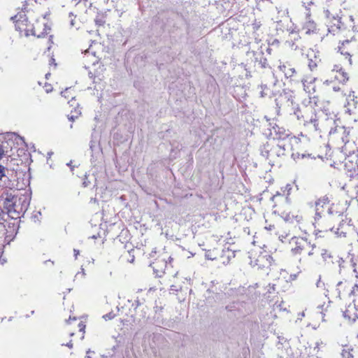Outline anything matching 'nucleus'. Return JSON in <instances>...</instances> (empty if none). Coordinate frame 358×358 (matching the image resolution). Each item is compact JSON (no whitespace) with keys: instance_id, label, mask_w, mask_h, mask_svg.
Wrapping results in <instances>:
<instances>
[{"instance_id":"obj_1","label":"nucleus","mask_w":358,"mask_h":358,"mask_svg":"<svg viewBox=\"0 0 358 358\" xmlns=\"http://www.w3.org/2000/svg\"><path fill=\"white\" fill-rule=\"evenodd\" d=\"M86 324L78 317H69L61 328L62 345L71 349L75 343L82 341L85 337Z\"/></svg>"},{"instance_id":"obj_2","label":"nucleus","mask_w":358,"mask_h":358,"mask_svg":"<svg viewBox=\"0 0 358 358\" xmlns=\"http://www.w3.org/2000/svg\"><path fill=\"white\" fill-rule=\"evenodd\" d=\"M299 232H306V222L303 216L300 214H287L283 218V222L278 225V229L275 232L279 238H286L292 234Z\"/></svg>"},{"instance_id":"obj_3","label":"nucleus","mask_w":358,"mask_h":358,"mask_svg":"<svg viewBox=\"0 0 358 358\" xmlns=\"http://www.w3.org/2000/svg\"><path fill=\"white\" fill-rule=\"evenodd\" d=\"M349 134L343 129H335L329 136V142L333 145L341 149L345 155H351L356 151V148L348 140Z\"/></svg>"},{"instance_id":"obj_4","label":"nucleus","mask_w":358,"mask_h":358,"mask_svg":"<svg viewBox=\"0 0 358 358\" xmlns=\"http://www.w3.org/2000/svg\"><path fill=\"white\" fill-rule=\"evenodd\" d=\"M294 246L292 248V253L295 256H301L302 257H312L317 255L320 251L319 248L315 244H310L306 238L301 237H294Z\"/></svg>"},{"instance_id":"obj_5","label":"nucleus","mask_w":358,"mask_h":358,"mask_svg":"<svg viewBox=\"0 0 358 358\" xmlns=\"http://www.w3.org/2000/svg\"><path fill=\"white\" fill-rule=\"evenodd\" d=\"M313 224L317 237H321L322 236L320 234L330 231L334 227L332 217L329 215H322L319 212L315 213Z\"/></svg>"},{"instance_id":"obj_6","label":"nucleus","mask_w":358,"mask_h":358,"mask_svg":"<svg viewBox=\"0 0 358 358\" xmlns=\"http://www.w3.org/2000/svg\"><path fill=\"white\" fill-rule=\"evenodd\" d=\"M15 23V29L19 32H24L27 36L29 35L36 36L38 38L42 37L44 33L37 34L35 27L29 24L28 19L24 13H20L10 18Z\"/></svg>"},{"instance_id":"obj_7","label":"nucleus","mask_w":358,"mask_h":358,"mask_svg":"<svg viewBox=\"0 0 358 358\" xmlns=\"http://www.w3.org/2000/svg\"><path fill=\"white\" fill-rule=\"evenodd\" d=\"M273 132L271 133V135L273 136V139H278L281 141L287 140L289 142H295L298 143L299 141V138L296 137L295 136H292L288 130H286L283 127H280L278 125H275L273 127Z\"/></svg>"},{"instance_id":"obj_8","label":"nucleus","mask_w":358,"mask_h":358,"mask_svg":"<svg viewBox=\"0 0 358 358\" xmlns=\"http://www.w3.org/2000/svg\"><path fill=\"white\" fill-rule=\"evenodd\" d=\"M354 228L352 218L345 215V218L341 221L336 234L341 236H345L347 234L352 233L355 229Z\"/></svg>"},{"instance_id":"obj_9","label":"nucleus","mask_w":358,"mask_h":358,"mask_svg":"<svg viewBox=\"0 0 358 358\" xmlns=\"http://www.w3.org/2000/svg\"><path fill=\"white\" fill-rule=\"evenodd\" d=\"M352 283L347 280L341 281L337 285V291L340 298L351 296L353 293Z\"/></svg>"},{"instance_id":"obj_10","label":"nucleus","mask_w":358,"mask_h":358,"mask_svg":"<svg viewBox=\"0 0 358 358\" xmlns=\"http://www.w3.org/2000/svg\"><path fill=\"white\" fill-rule=\"evenodd\" d=\"M343 316L349 321L355 322L358 319V302L352 301L343 311Z\"/></svg>"},{"instance_id":"obj_11","label":"nucleus","mask_w":358,"mask_h":358,"mask_svg":"<svg viewBox=\"0 0 358 358\" xmlns=\"http://www.w3.org/2000/svg\"><path fill=\"white\" fill-rule=\"evenodd\" d=\"M302 29L306 34H311L316 31L317 25L315 22L310 19V12L306 13V21L304 22Z\"/></svg>"},{"instance_id":"obj_12","label":"nucleus","mask_w":358,"mask_h":358,"mask_svg":"<svg viewBox=\"0 0 358 358\" xmlns=\"http://www.w3.org/2000/svg\"><path fill=\"white\" fill-rule=\"evenodd\" d=\"M316 78L313 76H306L301 80V83L304 91L308 94H311L315 91V82Z\"/></svg>"},{"instance_id":"obj_13","label":"nucleus","mask_w":358,"mask_h":358,"mask_svg":"<svg viewBox=\"0 0 358 358\" xmlns=\"http://www.w3.org/2000/svg\"><path fill=\"white\" fill-rule=\"evenodd\" d=\"M350 44V41L345 40L341 43V45L338 47V52L341 55L345 56V63L348 65L352 64L351 55L349 52L348 48H346L345 45Z\"/></svg>"},{"instance_id":"obj_14","label":"nucleus","mask_w":358,"mask_h":358,"mask_svg":"<svg viewBox=\"0 0 358 358\" xmlns=\"http://www.w3.org/2000/svg\"><path fill=\"white\" fill-rule=\"evenodd\" d=\"M352 93V94H350L347 99V103L345 105V112H352V110L357 108L358 101L356 100L357 97L355 96L354 92Z\"/></svg>"},{"instance_id":"obj_15","label":"nucleus","mask_w":358,"mask_h":358,"mask_svg":"<svg viewBox=\"0 0 358 358\" xmlns=\"http://www.w3.org/2000/svg\"><path fill=\"white\" fill-rule=\"evenodd\" d=\"M279 69L285 74L287 78H292L296 74L295 69L292 67L289 64L280 65Z\"/></svg>"},{"instance_id":"obj_16","label":"nucleus","mask_w":358,"mask_h":358,"mask_svg":"<svg viewBox=\"0 0 358 358\" xmlns=\"http://www.w3.org/2000/svg\"><path fill=\"white\" fill-rule=\"evenodd\" d=\"M290 39L286 41V43L289 45V47L292 48L294 50L297 49V45H295L294 42L298 41L300 38V36L297 32L292 31L289 34Z\"/></svg>"},{"instance_id":"obj_17","label":"nucleus","mask_w":358,"mask_h":358,"mask_svg":"<svg viewBox=\"0 0 358 358\" xmlns=\"http://www.w3.org/2000/svg\"><path fill=\"white\" fill-rule=\"evenodd\" d=\"M335 78L340 83H345L348 80V76L347 73L342 69L340 72L336 73Z\"/></svg>"},{"instance_id":"obj_18","label":"nucleus","mask_w":358,"mask_h":358,"mask_svg":"<svg viewBox=\"0 0 358 358\" xmlns=\"http://www.w3.org/2000/svg\"><path fill=\"white\" fill-rule=\"evenodd\" d=\"M329 202H330V200H329V197L327 195H325V196H323L319 198L315 201V206L323 207L324 206L329 204Z\"/></svg>"},{"instance_id":"obj_19","label":"nucleus","mask_w":358,"mask_h":358,"mask_svg":"<svg viewBox=\"0 0 358 358\" xmlns=\"http://www.w3.org/2000/svg\"><path fill=\"white\" fill-rule=\"evenodd\" d=\"M261 91L259 92L260 96L264 97L268 95V89L266 85H262L260 86Z\"/></svg>"},{"instance_id":"obj_20","label":"nucleus","mask_w":358,"mask_h":358,"mask_svg":"<svg viewBox=\"0 0 358 358\" xmlns=\"http://www.w3.org/2000/svg\"><path fill=\"white\" fill-rule=\"evenodd\" d=\"M95 23L97 26H102L105 24L106 21L103 17H96L95 19Z\"/></svg>"},{"instance_id":"obj_21","label":"nucleus","mask_w":358,"mask_h":358,"mask_svg":"<svg viewBox=\"0 0 358 358\" xmlns=\"http://www.w3.org/2000/svg\"><path fill=\"white\" fill-rule=\"evenodd\" d=\"M303 6L306 8L307 12H310L309 7L312 5H313V1L310 0L306 2H303Z\"/></svg>"},{"instance_id":"obj_22","label":"nucleus","mask_w":358,"mask_h":358,"mask_svg":"<svg viewBox=\"0 0 358 358\" xmlns=\"http://www.w3.org/2000/svg\"><path fill=\"white\" fill-rule=\"evenodd\" d=\"M342 69L343 67L340 64H335L332 69V71L336 73L337 72H340Z\"/></svg>"},{"instance_id":"obj_23","label":"nucleus","mask_w":358,"mask_h":358,"mask_svg":"<svg viewBox=\"0 0 358 358\" xmlns=\"http://www.w3.org/2000/svg\"><path fill=\"white\" fill-rule=\"evenodd\" d=\"M353 271L356 278H358V262L353 264Z\"/></svg>"},{"instance_id":"obj_24","label":"nucleus","mask_w":358,"mask_h":358,"mask_svg":"<svg viewBox=\"0 0 358 358\" xmlns=\"http://www.w3.org/2000/svg\"><path fill=\"white\" fill-rule=\"evenodd\" d=\"M264 228L267 231H272V230L275 229V224H266Z\"/></svg>"},{"instance_id":"obj_25","label":"nucleus","mask_w":358,"mask_h":358,"mask_svg":"<svg viewBox=\"0 0 358 358\" xmlns=\"http://www.w3.org/2000/svg\"><path fill=\"white\" fill-rule=\"evenodd\" d=\"M5 176V168L0 165V180L2 179V178Z\"/></svg>"},{"instance_id":"obj_26","label":"nucleus","mask_w":358,"mask_h":358,"mask_svg":"<svg viewBox=\"0 0 358 358\" xmlns=\"http://www.w3.org/2000/svg\"><path fill=\"white\" fill-rule=\"evenodd\" d=\"M52 91V87L50 85L45 86V92L47 93H49Z\"/></svg>"},{"instance_id":"obj_27","label":"nucleus","mask_w":358,"mask_h":358,"mask_svg":"<svg viewBox=\"0 0 358 358\" xmlns=\"http://www.w3.org/2000/svg\"><path fill=\"white\" fill-rule=\"evenodd\" d=\"M3 155H4V150L3 149L2 145H0V159H1Z\"/></svg>"},{"instance_id":"obj_28","label":"nucleus","mask_w":358,"mask_h":358,"mask_svg":"<svg viewBox=\"0 0 358 358\" xmlns=\"http://www.w3.org/2000/svg\"><path fill=\"white\" fill-rule=\"evenodd\" d=\"M76 102V100L74 98H72L71 100L69 102V103H70L71 106H73Z\"/></svg>"},{"instance_id":"obj_29","label":"nucleus","mask_w":358,"mask_h":358,"mask_svg":"<svg viewBox=\"0 0 358 358\" xmlns=\"http://www.w3.org/2000/svg\"><path fill=\"white\" fill-rule=\"evenodd\" d=\"M67 90L68 89H66L65 92H62L61 94L63 96L66 97V94L67 93Z\"/></svg>"},{"instance_id":"obj_30","label":"nucleus","mask_w":358,"mask_h":358,"mask_svg":"<svg viewBox=\"0 0 358 358\" xmlns=\"http://www.w3.org/2000/svg\"><path fill=\"white\" fill-rule=\"evenodd\" d=\"M243 88L241 87H237L236 91H243Z\"/></svg>"},{"instance_id":"obj_31","label":"nucleus","mask_w":358,"mask_h":358,"mask_svg":"<svg viewBox=\"0 0 358 358\" xmlns=\"http://www.w3.org/2000/svg\"><path fill=\"white\" fill-rule=\"evenodd\" d=\"M316 66V64H314V65H313V64H309V66H310V69H311V70L313 69H312V68H313V66Z\"/></svg>"},{"instance_id":"obj_32","label":"nucleus","mask_w":358,"mask_h":358,"mask_svg":"<svg viewBox=\"0 0 358 358\" xmlns=\"http://www.w3.org/2000/svg\"><path fill=\"white\" fill-rule=\"evenodd\" d=\"M316 66V64H314V65H313V64H309V66H310V69H311V70L313 69H312V68H313V66Z\"/></svg>"},{"instance_id":"obj_33","label":"nucleus","mask_w":358,"mask_h":358,"mask_svg":"<svg viewBox=\"0 0 358 358\" xmlns=\"http://www.w3.org/2000/svg\"><path fill=\"white\" fill-rule=\"evenodd\" d=\"M278 146H280V147H282V148H283V149H284V150H285V143L281 144V145L278 144Z\"/></svg>"},{"instance_id":"obj_34","label":"nucleus","mask_w":358,"mask_h":358,"mask_svg":"<svg viewBox=\"0 0 358 358\" xmlns=\"http://www.w3.org/2000/svg\"><path fill=\"white\" fill-rule=\"evenodd\" d=\"M173 259L172 257H171L169 258V264H171L172 262Z\"/></svg>"},{"instance_id":"obj_35","label":"nucleus","mask_w":358,"mask_h":358,"mask_svg":"<svg viewBox=\"0 0 358 358\" xmlns=\"http://www.w3.org/2000/svg\"><path fill=\"white\" fill-rule=\"evenodd\" d=\"M334 91H338V90H339V87H334Z\"/></svg>"},{"instance_id":"obj_36","label":"nucleus","mask_w":358,"mask_h":358,"mask_svg":"<svg viewBox=\"0 0 358 358\" xmlns=\"http://www.w3.org/2000/svg\"><path fill=\"white\" fill-rule=\"evenodd\" d=\"M68 118H69L70 120H72V121L73 120V116H71V117L68 116Z\"/></svg>"},{"instance_id":"obj_37","label":"nucleus","mask_w":358,"mask_h":358,"mask_svg":"<svg viewBox=\"0 0 358 358\" xmlns=\"http://www.w3.org/2000/svg\"><path fill=\"white\" fill-rule=\"evenodd\" d=\"M51 61H52V63H54L55 62V59L52 58Z\"/></svg>"},{"instance_id":"obj_38","label":"nucleus","mask_w":358,"mask_h":358,"mask_svg":"<svg viewBox=\"0 0 358 358\" xmlns=\"http://www.w3.org/2000/svg\"><path fill=\"white\" fill-rule=\"evenodd\" d=\"M210 259H215V257H210Z\"/></svg>"},{"instance_id":"obj_39","label":"nucleus","mask_w":358,"mask_h":358,"mask_svg":"<svg viewBox=\"0 0 358 358\" xmlns=\"http://www.w3.org/2000/svg\"><path fill=\"white\" fill-rule=\"evenodd\" d=\"M357 338H358V334H357Z\"/></svg>"}]
</instances>
